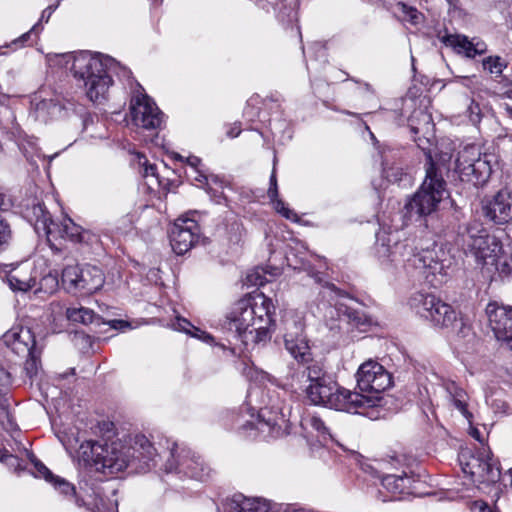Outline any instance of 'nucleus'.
Returning <instances> with one entry per match:
<instances>
[{"label": "nucleus", "instance_id": "1", "mask_svg": "<svg viewBox=\"0 0 512 512\" xmlns=\"http://www.w3.org/2000/svg\"><path fill=\"white\" fill-rule=\"evenodd\" d=\"M300 378L301 388L313 405L357 414L363 413L366 406H374L377 402L375 398H364L359 392L340 386L321 363L306 366Z\"/></svg>", "mask_w": 512, "mask_h": 512}, {"label": "nucleus", "instance_id": "2", "mask_svg": "<svg viewBox=\"0 0 512 512\" xmlns=\"http://www.w3.org/2000/svg\"><path fill=\"white\" fill-rule=\"evenodd\" d=\"M273 308L271 299L264 294L240 299L227 315L225 328L245 347L265 344L271 338Z\"/></svg>", "mask_w": 512, "mask_h": 512}, {"label": "nucleus", "instance_id": "3", "mask_svg": "<svg viewBox=\"0 0 512 512\" xmlns=\"http://www.w3.org/2000/svg\"><path fill=\"white\" fill-rule=\"evenodd\" d=\"M92 459L97 471L113 475L130 468L132 472L146 473L157 465L160 457L157 449L145 435H136L130 447L115 444L102 446L94 444Z\"/></svg>", "mask_w": 512, "mask_h": 512}, {"label": "nucleus", "instance_id": "4", "mask_svg": "<svg viewBox=\"0 0 512 512\" xmlns=\"http://www.w3.org/2000/svg\"><path fill=\"white\" fill-rule=\"evenodd\" d=\"M64 57L66 63L71 62L74 77L83 81L86 95L94 103H101L106 99L113 74H118L120 70L123 75L127 74L125 68L107 55L82 51L77 55L67 54Z\"/></svg>", "mask_w": 512, "mask_h": 512}, {"label": "nucleus", "instance_id": "5", "mask_svg": "<svg viewBox=\"0 0 512 512\" xmlns=\"http://www.w3.org/2000/svg\"><path fill=\"white\" fill-rule=\"evenodd\" d=\"M497 163L494 153L482 152L477 145H467L458 152L455 171L462 181L484 186Z\"/></svg>", "mask_w": 512, "mask_h": 512}, {"label": "nucleus", "instance_id": "6", "mask_svg": "<svg viewBox=\"0 0 512 512\" xmlns=\"http://www.w3.org/2000/svg\"><path fill=\"white\" fill-rule=\"evenodd\" d=\"M357 387L364 398H375L374 406H366L361 413L371 419L379 417L377 407L382 401V393L392 385L391 374L377 361L369 359L362 363L356 372Z\"/></svg>", "mask_w": 512, "mask_h": 512}, {"label": "nucleus", "instance_id": "7", "mask_svg": "<svg viewBox=\"0 0 512 512\" xmlns=\"http://www.w3.org/2000/svg\"><path fill=\"white\" fill-rule=\"evenodd\" d=\"M446 194V182L428 157L425 179L413 198L405 205L410 216H426L434 212Z\"/></svg>", "mask_w": 512, "mask_h": 512}, {"label": "nucleus", "instance_id": "8", "mask_svg": "<svg viewBox=\"0 0 512 512\" xmlns=\"http://www.w3.org/2000/svg\"><path fill=\"white\" fill-rule=\"evenodd\" d=\"M461 241L466 255H471L481 265H494L502 253L501 242L478 220L468 223Z\"/></svg>", "mask_w": 512, "mask_h": 512}, {"label": "nucleus", "instance_id": "9", "mask_svg": "<svg viewBox=\"0 0 512 512\" xmlns=\"http://www.w3.org/2000/svg\"><path fill=\"white\" fill-rule=\"evenodd\" d=\"M453 259L447 251L436 245L422 249L408 259L413 267L433 287L441 286L452 272Z\"/></svg>", "mask_w": 512, "mask_h": 512}, {"label": "nucleus", "instance_id": "10", "mask_svg": "<svg viewBox=\"0 0 512 512\" xmlns=\"http://www.w3.org/2000/svg\"><path fill=\"white\" fill-rule=\"evenodd\" d=\"M411 309L434 326L450 328L456 322L454 308L433 294L417 292L409 300Z\"/></svg>", "mask_w": 512, "mask_h": 512}, {"label": "nucleus", "instance_id": "11", "mask_svg": "<svg viewBox=\"0 0 512 512\" xmlns=\"http://www.w3.org/2000/svg\"><path fill=\"white\" fill-rule=\"evenodd\" d=\"M376 256L385 269L408 265L414 255L413 247L407 241H400L397 232L381 231L376 235Z\"/></svg>", "mask_w": 512, "mask_h": 512}, {"label": "nucleus", "instance_id": "12", "mask_svg": "<svg viewBox=\"0 0 512 512\" xmlns=\"http://www.w3.org/2000/svg\"><path fill=\"white\" fill-rule=\"evenodd\" d=\"M3 342L11 350L26 358L25 370L32 377L37 373L41 349L37 346L35 335L29 327L15 326L3 335Z\"/></svg>", "mask_w": 512, "mask_h": 512}, {"label": "nucleus", "instance_id": "13", "mask_svg": "<svg viewBox=\"0 0 512 512\" xmlns=\"http://www.w3.org/2000/svg\"><path fill=\"white\" fill-rule=\"evenodd\" d=\"M462 471L474 483H494L500 477V470L493 462L491 451L482 447L476 453L462 451L459 455Z\"/></svg>", "mask_w": 512, "mask_h": 512}, {"label": "nucleus", "instance_id": "14", "mask_svg": "<svg viewBox=\"0 0 512 512\" xmlns=\"http://www.w3.org/2000/svg\"><path fill=\"white\" fill-rule=\"evenodd\" d=\"M178 445L173 443L164 453L167 460L164 465V470L167 473L177 472L199 480L205 481L210 477L212 470L206 465L200 456H196L190 450L182 449L178 451Z\"/></svg>", "mask_w": 512, "mask_h": 512}, {"label": "nucleus", "instance_id": "15", "mask_svg": "<svg viewBox=\"0 0 512 512\" xmlns=\"http://www.w3.org/2000/svg\"><path fill=\"white\" fill-rule=\"evenodd\" d=\"M482 216L494 225L512 222V187L504 186L498 191L484 195L480 200Z\"/></svg>", "mask_w": 512, "mask_h": 512}, {"label": "nucleus", "instance_id": "16", "mask_svg": "<svg viewBox=\"0 0 512 512\" xmlns=\"http://www.w3.org/2000/svg\"><path fill=\"white\" fill-rule=\"evenodd\" d=\"M129 110L132 123L136 127L157 130L163 123V113L140 86L131 98Z\"/></svg>", "mask_w": 512, "mask_h": 512}, {"label": "nucleus", "instance_id": "17", "mask_svg": "<svg viewBox=\"0 0 512 512\" xmlns=\"http://www.w3.org/2000/svg\"><path fill=\"white\" fill-rule=\"evenodd\" d=\"M284 345L289 354L300 364L308 366L313 361L311 348L303 334V324L294 319L285 320Z\"/></svg>", "mask_w": 512, "mask_h": 512}, {"label": "nucleus", "instance_id": "18", "mask_svg": "<svg viewBox=\"0 0 512 512\" xmlns=\"http://www.w3.org/2000/svg\"><path fill=\"white\" fill-rule=\"evenodd\" d=\"M486 314L495 337L512 350V306L490 302Z\"/></svg>", "mask_w": 512, "mask_h": 512}, {"label": "nucleus", "instance_id": "19", "mask_svg": "<svg viewBox=\"0 0 512 512\" xmlns=\"http://www.w3.org/2000/svg\"><path fill=\"white\" fill-rule=\"evenodd\" d=\"M169 237L173 251L182 255L197 241L198 225L194 220L179 218L171 228Z\"/></svg>", "mask_w": 512, "mask_h": 512}, {"label": "nucleus", "instance_id": "20", "mask_svg": "<svg viewBox=\"0 0 512 512\" xmlns=\"http://www.w3.org/2000/svg\"><path fill=\"white\" fill-rule=\"evenodd\" d=\"M37 208L42 213V223L48 235H58L60 238L78 243L83 229L81 226L74 223L71 218H64L60 223L54 222L41 205Z\"/></svg>", "mask_w": 512, "mask_h": 512}, {"label": "nucleus", "instance_id": "21", "mask_svg": "<svg viewBox=\"0 0 512 512\" xmlns=\"http://www.w3.org/2000/svg\"><path fill=\"white\" fill-rule=\"evenodd\" d=\"M442 387L445 391V399L449 407L456 409L469 423L473 414L468 409L469 396L467 392L454 381H444Z\"/></svg>", "mask_w": 512, "mask_h": 512}, {"label": "nucleus", "instance_id": "22", "mask_svg": "<svg viewBox=\"0 0 512 512\" xmlns=\"http://www.w3.org/2000/svg\"><path fill=\"white\" fill-rule=\"evenodd\" d=\"M284 422V415L280 411L265 407L258 412L256 429L261 432L267 431L272 437H278Z\"/></svg>", "mask_w": 512, "mask_h": 512}, {"label": "nucleus", "instance_id": "23", "mask_svg": "<svg viewBox=\"0 0 512 512\" xmlns=\"http://www.w3.org/2000/svg\"><path fill=\"white\" fill-rule=\"evenodd\" d=\"M79 273L78 290L83 293H94L104 284V274L102 270L96 266L85 265L80 267Z\"/></svg>", "mask_w": 512, "mask_h": 512}, {"label": "nucleus", "instance_id": "24", "mask_svg": "<svg viewBox=\"0 0 512 512\" xmlns=\"http://www.w3.org/2000/svg\"><path fill=\"white\" fill-rule=\"evenodd\" d=\"M6 282L13 291L26 292L35 285V278L22 267L12 269L6 276Z\"/></svg>", "mask_w": 512, "mask_h": 512}, {"label": "nucleus", "instance_id": "25", "mask_svg": "<svg viewBox=\"0 0 512 512\" xmlns=\"http://www.w3.org/2000/svg\"><path fill=\"white\" fill-rule=\"evenodd\" d=\"M381 482L383 487L393 494H410L414 488L413 478L406 473L403 475H385Z\"/></svg>", "mask_w": 512, "mask_h": 512}, {"label": "nucleus", "instance_id": "26", "mask_svg": "<svg viewBox=\"0 0 512 512\" xmlns=\"http://www.w3.org/2000/svg\"><path fill=\"white\" fill-rule=\"evenodd\" d=\"M231 509L232 512H268L269 506L265 500L239 494L232 498Z\"/></svg>", "mask_w": 512, "mask_h": 512}, {"label": "nucleus", "instance_id": "27", "mask_svg": "<svg viewBox=\"0 0 512 512\" xmlns=\"http://www.w3.org/2000/svg\"><path fill=\"white\" fill-rule=\"evenodd\" d=\"M281 271L279 268L274 267L267 270L263 267H257L246 277L247 284L251 286H263L265 283L271 281V278L280 275Z\"/></svg>", "mask_w": 512, "mask_h": 512}, {"label": "nucleus", "instance_id": "28", "mask_svg": "<svg viewBox=\"0 0 512 512\" xmlns=\"http://www.w3.org/2000/svg\"><path fill=\"white\" fill-rule=\"evenodd\" d=\"M62 107L53 99H44L36 103V118L41 121H47L61 113Z\"/></svg>", "mask_w": 512, "mask_h": 512}, {"label": "nucleus", "instance_id": "29", "mask_svg": "<svg viewBox=\"0 0 512 512\" xmlns=\"http://www.w3.org/2000/svg\"><path fill=\"white\" fill-rule=\"evenodd\" d=\"M444 43L453 47L458 53H464L469 58H474L473 41L466 36L448 35L443 39Z\"/></svg>", "mask_w": 512, "mask_h": 512}, {"label": "nucleus", "instance_id": "30", "mask_svg": "<svg viewBox=\"0 0 512 512\" xmlns=\"http://www.w3.org/2000/svg\"><path fill=\"white\" fill-rule=\"evenodd\" d=\"M67 318L73 322L82 324H90L94 321L95 313L93 310L85 307L68 308L66 311Z\"/></svg>", "mask_w": 512, "mask_h": 512}, {"label": "nucleus", "instance_id": "31", "mask_svg": "<svg viewBox=\"0 0 512 512\" xmlns=\"http://www.w3.org/2000/svg\"><path fill=\"white\" fill-rule=\"evenodd\" d=\"M382 173L383 176L392 183H397L402 180L406 174L403 172V169L399 166L389 165L388 155L384 154L382 156Z\"/></svg>", "mask_w": 512, "mask_h": 512}, {"label": "nucleus", "instance_id": "32", "mask_svg": "<svg viewBox=\"0 0 512 512\" xmlns=\"http://www.w3.org/2000/svg\"><path fill=\"white\" fill-rule=\"evenodd\" d=\"M409 122L411 130L417 134L423 132L424 130H429L431 125V116L422 110L415 111Z\"/></svg>", "mask_w": 512, "mask_h": 512}, {"label": "nucleus", "instance_id": "33", "mask_svg": "<svg viewBox=\"0 0 512 512\" xmlns=\"http://www.w3.org/2000/svg\"><path fill=\"white\" fill-rule=\"evenodd\" d=\"M80 266L71 265L67 266L62 271V281L67 285L69 289H77L78 290V280L80 277Z\"/></svg>", "mask_w": 512, "mask_h": 512}, {"label": "nucleus", "instance_id": "34", "mask_svg": "<svg viewBox=\"0 0 512 512\" xmlns=\"http://www.w3.org/2000/svg\"><path fill=\"white\" fill-rule=\"evenodd\" d=\"M483 68L492 74L499 75L506 68V62L499 56H489L483 60Z\"/></svg>", "mask_w": 512, "mask_h": 512}, {"label": "nucleus", "instance_id": "35", "mask_svg": "<svg viewBox=\"0 0 512 512\" xmlns=\"http://www.w3.org/2000/svg\"><path fill=\"white\" fill-rule=\"evenodd\" d=\"M13 237L11 225L7 219L0 216V251L5 250L11 243Z\"/></svg>", "mask_w": 512, "mask_h": 512}, {"label": "nucleus", "instance_id": "36", "mask_svg": "<svg viewBox=\"0 0 512 512\" xmlns=\"http://www.w3.org/2000/svg\"><path fill=\"white\" fill-rule=\"evenodd\" d=\"M51 484L54 486L56 490H58L61 494L65 496H72L75 498V502L77 505H80L78 503V499L75 497V487L66 481L64 478L56 476L54 480L51 482Z\"/></svg>", "mask_w": 512, "mask_h": 512}, {"label": "nucleus", "instance_id": "37", "mask_svg": "<svg viewBox=\"0 0 512 512\" xmlns=\"http://www.w3.org/2000/svg\"><path fill=\"white\" fill-rule=\"evenodd\" d=\"M306 424L309 425L313 430H315L319 436H322L324 439L327 437H331L329 428L326 426L325 422L316 415H312L306 419Z\"/></svg>", "mask_w": 512, "mask_h": 512}, {"label": "nucleus", "instance_id": "38", "mask_svg": "<svg viewBox=\"0 0 512 512\" xmlns=\"http://www.w3.org/2000/svg\"><path fill=\"white\" fill-rule=\"evenodd\" d=\"M135 218L133 214H126L121 217L116 224V230L119 234H127L134 228Z\"/></svg>", "mask_w": 512, "mask_h": 512}, {"label": "nucleus", "instance_id": "39", "mask_svg": "<svg viewBox=\"0 0 512 512\" xmlns=\"http://www.w3.org/2000/svg\"><path fill=\"white\" fill-rule=\"evenodd\" d=\"M450 327L456 331V335L459 338L465 339L474 337L471 327L463 322L462 319L456 318V322H454V324Z\"/></svg>", "mask_w": 512, "mask_h": 512}, {"label": "nucleus", "instance_id": "40", "mask_svg": "<svg viewBox=\"0 0 512 512\" xmlns=\"http://www.w3.org/2000/svg\"><path fill=\"white\" fill-rule=\"evenodd\" d=\"M469 509L471 512H501L496 504L490 505L483 500H475L471 502Z\"/></svg>", "mask_w": 512, "mask_h": 512}, {"label": "nucleus", "instance_id": "41", "mask_svg": "<svg viewBox=\"0 0 512 512\" xmlns=\"http://www.w3.org/2000/svg\"><path fill=\"white\" fill-rule=\"evenodd\" d=\"M272 203H273V206L275 208V210L280 213L283 217H285L286 219L288 220H296L297 218V215L294 211H292L291 209L287 208L285 206V203L278 199V197H276L274 200H271Z\"/></svg>", "mask_w": 512, "mask_h": 512}, {"label": "nucleus", "instance_id": "42", "mask_svg": "<svg viewBox=\"0 0 512 512\" xmlns=\"http://www.w3.org/2000/svg\"><path fill=\"white\" fill-rule=\"evenodd\" d=\"M339 313H342L346 318L348 322L354 323L355 325H359L362 323V316L359 312L347 308V307H340L336 310Z\"/></svg>", "mask_w": 512, "mask_h": 512}, {"label": "nucleus", "instance_id": "43", "mask_svg": "<svg viewBox=\"0 0 512 512\" xmlns=\"http://www.w3.org/2000/svg\"><path fill=\"white\" fill-rule=\"evenodd\" d=\"M35 473L37 477L44 478L47 482L51 483L56 477L43 463L36 461L34 463Z\"/></svg>", "mask_w": 512, "mask_h": 512}, {"label": "nucleus", "instance_id": "44", "mask_svg": "<svg viewBox=\"0 0 512 512\" xmlns=\"http://www.w3.org/2000/svg\"><path fill=\"white\" fill-rule=\"evenodd\" d=\"M11 384V376L8 371L0 367V399L7 393Z\"/></svg>", "mask_w": 512, "mask_h": 512}, {"label": "nucleus", "instance_id": "45", "mask_svg": "<svg viewBox=\"0 0 512 512\" xmlns=\"http://www.w3.org/2000/svg\"><path fill=\"white\" fill-rule=\"evenodd\" d=\"M186 161L189 164V166L191 167L192 172L197 174V176H195L196 181L203 182V181L207 180V177L197 170V167L201 162L200 158H198L196 156H189L186 159Z\"/></svg>", "mask_w": 512, "mask_h": 512}, {"label": "nucleus", "instance_id": "46", "mask_svg": "<svg viewBox=\"0 0 512 512\" xmlns=\"http://www.w3.org/2000/svg\"><path fill=\"white\" fill-rule=\"evenodd\" d=\"M98 242H99L98 235H96L95 233H93L89 230L82 229L78 243L94 245V244H97Z\"/></svg>", "mask_w": 512, "mask_h": 512}, {"label": "nucleus", "instance_id": "47", "mask_svg": "<svg viewBox=\"0 0 512 512\" xmlns=\"http://www.w3.org/2000/svg\"><path fill=\"white\" fill-rule=\"evenodd\" d=\"M172 327L175 330L183 331L185 333H190V328L193 326L187 319L181 318V317H176L175 321L172 323Z\"/></svg>", "mask_w": 512, "mask_h": 512}, {"label": "nucleus", "instance_id": "48", "mask_svg": "<svg viewBox=\"0 0 512 512\" xmlns=\"http://www.w3.org/2000/svg\"><path fill=\"white\" fill-rule=\"evenodd\" d=\"M267 194L270 200H274L276 197H278V186L275 168H273L272 174L270 176V186Z\"/></svg>", "mask_w": 512, "mask_h": 512}, {"label": "nucleus", "instance_id": "49", "mask_svg": "<svg viewBox=\"0 0 512 512\" xmlns=\"http://www.w3.org/2000/svg\"><path fill=\"white\" fill-rule=\"evenodd\" d=\"M469 118L472 123H478L480 121V107L478 104L471 102L468 107Z\"/></svg>", "mask_w": 512, "mask_h": 512}, {"label": "nucleus", "instance_id": "50", "mask_svg": "<svg viewBox=\"0 0 512 512\" xmlns=\"http://www.w3.org/2000/svg\"><path fill=\"white\" fill-rule=\"evenodd\" d=\"M12 205L11 198L3 191V188L0 187V211H8Z\"/></svg>", "mask_w": 512, "mask_h": 512}, {"label": "nucleus", "instance_id": "51", "mask_svg": "<svg viewBox=\"0 0 512 512\" xmlns=\"http://www.w3.org/2000/svg\"><path fill=\"white\" fill-rule=\"evenodd\" d=\"M62 0H57V2L54 5H50L47 8H45L41 14L40 21L48 22L52 13L57 9V7L60 5Z\"/></svg>", "mask_w": 512, "mask_h": 512}, {"label": "nucleus", "instance_id": "52", "mask_svg": "<svg viewBox=\"0 0 512 512\" xmlns=\"http://www.w3.org/2000/svg\"><path fill=\"white\" fill-rule=\"evenodd\" d=\"M38 27H39V23L35 24L30 31L24 33L18 39L14 40L13 44L20 43L21 45H24L26 42H28V40L30 39L32 34L38 29Z\"/></svg>", "mask_w": 512, "mask_h": 512}, {"label": "nucleus", "instance_id": "53", "mask_svg": "<svg viewBox=\"0 0 512 512\" xmlns=\"http://www.w3.org/2000/svg\"><path fill=\"white\" fill-rule=\"evenodd\" d=\"M486 44L482 41L473 42V53L474 57L476 55H481L486 52Z\"/></svg>", "mask_w": 512, "mask_h": 512}, {"label": "nucleus", "instance_id": "54", "mask_svg": "<svg viewBox=\"0 0 512 512\" xmlns=\"http://www.w3.org/2000/svg\"><path fill=\"white\" fill-rule=\"evenodd\" d=\"M403 11H405L408 16L410 17V20L413 22V23H417L418 22V12L416 9L414 8H407L405 5H403Z\"/></svg>", "mask_w": 512, "mask_h": 512}, {"label": "nucleus", "instance_id": "55", "mask_svg": "<svg viewBox=\"0 0 512 512\" xmlns=\"http://www.w3.org/2000/svg\"><path fill=\"white\" fill-rule=\"evenodd\" d=\"M109 325L113 328V329H123L124 327H128L129 324L123 320H117V319H114V320H111L109 321Z\"/></svg>", "mask_w": 512, "mask_h": 512}, {"label": "nucleus", "instance_id": "56", "mask_svg": "<svg viewBox=\"0 0 512 512\" xmlns=\"http://www.w3.org/2000/svg\"><path fill=\"white\" fill-rule=\"evenodd\" d=\"M156 174V167L154 165H146L144 168V176H155Z\"/></svg>", "mask_w": 512, "mask_h": 512}, {"label": "nucleus", "instance_id": "57", "mask_svg": "<svg viewBox=\"0 0 512 512\" xmlns=\"http://www.w3.org/2000/svg\"><path fill=\"white\" fill-rule=\"evenodd\" d=\"M241 130L238 127H232L228 132L227 135L229 137H237L240 134Z\"/></svg>", "mask_w": 512, "mask_h": 512}, {"label": "nucleus", "instance_id": "58", "mask_svg": "<svg viewBox=\"0 0 512 512\" xmlns=\"http://www.w3.org/2000/svg\"><path fill=\"white\" fill-rule=\"evenodd\" d=\"M504 95H505L507 98L512 99V83L507 87V89H506V90H505V92H504Z\"/></svg>", "mask_w": 512, "mask_h": 512}, {"label": "nucleus", "instance_id": "59", "mask_svg": "<svg viewBox=\"0 0 512 512\" xmlns=\"http://www.w3.org/2000/svg\"><path fill=\"white\" fill-rule=\"evenodd\" d=\"M8 99H9L8 95L0 93V104L1 105H5L6 102L8 101Z\"/></svg>", "mask_w": 512, "mask_h": 512}, {"label": "nucleus", "instance_id": "60", "mask_svg": "<svg viewBox=\"0 0 512 512\" xmlns=\"http://www.w3.org/2000/svg\"><path fill=\"white\" fill-rule=\"evenodd\" d=\"M505 111L507 113V115L512 118V105H506L505 106Z\"/></svg>", "mask_w": 512, "mask_h": 512}, {"label": "nucleus", "instance_id": "61", "mask_svg": "<svg viewBox=\"0 0 512 512\" xmlns=\"http://www.w3.org/2000/svg\"><path fill=\"white\" fill-rule=\"evenodd\" d=\"M11 455H8L6 452L0 449V460L3 461L4 457H10Z\"/></svg>", "mask_w": 512, "mask_h": 512}, {"label": "nucleus", "instance_id": "62", "mask_svg": "<svg viewBox=\"0 0 512 512\" xmlns=\"http://www.w3.org/2000/svg\"><path fill=\"white\" fill-rule=\"evenodd\" d=\"M472 435H473V437H475L477 440H480V433H479L477 430H475V431L473 432V434H472Z\"/></svg>", "mask_w": 512, "mask_h": 512}, {"label": "nucleus", "instance_id": "63", "mask_svg": "<svg viewBox=\"0 0 512 512\" xmlns=\"http://www.w3.org/2000/svg\"><path fill=\"white\" fill-rule=\"evenodd\" d=\"M508 473H509V476H510V485L512 487V468L509 469Z\"/></svg>", "mask_w": 512, "mask_h": 512}, {"label": "nucleus", "instance_id": "64", "mask_svg": "<svg viewBox=\"0 0 512 512\" xmlns=\"http://www.w3.org/2000/svg\"><path fill=\"white\" fill-rule=\"evenodd\" d=\"M230 351H231L232 354H234V355L236 354V349L235 348H231Z\"/></svg>", "mask_w": 512, "mask_h": 512}]
</instances>
